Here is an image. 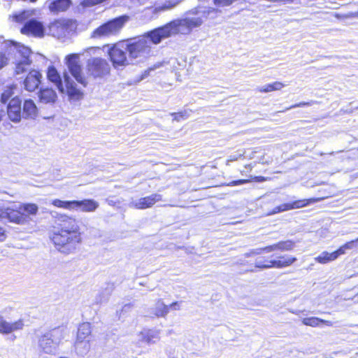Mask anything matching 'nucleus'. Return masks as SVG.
<instances>
[{"mask_svg":"<svg viewBox=\"0 0 358 358\" xmlns=\"http://www.w3.org/2000/svg\"><path fill=\"white\" fill-rule=\"evenodd\" d=\"M58 231L53 233L52 241L57 249L65 254L73 252L81 242L79 227L76 219L65 214L57 217Z\"/></svg>","mask_w":358,"mask_h":358,"instance_id":"obj_1","label":"nucleus"},{"mask_svg":"<svg viewBox=\"0 0 358 358\" xmlns=\"http://www.w3.org/2000/svg\"><path fill=\"white\" fill-rule=\"evenodd\" d=\"M48 79L52 83L61 93L66 92L71 97L79 96L80 90L77 88L74 81L71 78L67 72H64L63 78L65 83V87L63 85L62 78L55 66H50L47 71Z\"/></svg>","mask_w":358,"mask_h":358,"instance_id":"obj_2","label":"nucleus"},{"mask_svg":"<svg viewBox=\"0 0 358 358\" xmlns=\"http://www.w3.org/2000/svg\"><path fill=\"white\" fill-rule=\"evenodd\" d=\"M125 50L128 52L131 63L133 60L141 62L149 57L151 53L150 41L146 37L131 38L125 43Z\"/></svg>","mask_w":358,"mask_h":358,"instance_id":"obj_3","label":"nucleus"},{"mask_svg":"<svg viewBox=\"0 0 358 358\" xmlns=\"http://www.w3.org/2000/svg\"><path fill=\"white\" fill-rule=\"evenodd\" d=\"M64 338V329L55 328L43 334L38 340V347L41 352L54 355L57 352L59 345Z\"/></svg>","mask_w":358,"mask_h":358,"instance_id":"obj_4","label":"nucleus"},{"mask_svg":"<svg viewBox=\"0 0 358 358\" xmlns=\"http://www.w3.org/2000/svg\"><path fill=\"white\" fill-rule=\"evenodd\" d=\"M193 14L194 16H188L185 18L172 21L176 34H189L192 29L201 26L203 20L207 17L204 10H196L193 12Z\"/></svg>","mask_w":358,"mask_h":358,"instance_id":"obj_5","label":"nucleus"},{"mask_svg":"<svg viewBox=\"0 0 358 358\" xmlns=\"http://www.w3.org/2000/svg\"><path fill=\"white\" fill-rule=\"evenodd\" d=\"M128 15H124L110 20L95 29L92 33L93 38L107 37L117 33L129 20Z\"/></svg>","mask_w":358,"mask_h":358,"instance_id":"obj_6","label":"nucleus"},{"mask_svg":"<svg viewBox=\"0 0 358 358\" xmlns=\"http://www.w3.org/2000/svg\"><path fill=\"white\" fill-rule=\"evenodd\" d=\"M14 49L16 50L17 54L15 56V73H23L30 69L33 53L30 48L23 45L15 44Z\"/></svg>","mask_w":358,"mask_h":358,"instance_id":"obj_7","label":"nucleus"},{"mask_svg":"<svg viewBox=\"0 0 358 358\" xmlns=\"http://www.w3.org/2000/svg\"><path fill=\"white\" fill-rule=\"evenodd\" d=\"M65 61L69 72L78 83L85 87L87 83L80 64V55L78 54L68 55Z\"/></svg>","mask_w":358,"mask_h":358,"instance_id":"obj_8","label":"nucleus"},{"mask_svg":"<svg viewBox=\"0 0 358 358\" xmlns=\"http://www.w3.org/2000/svg\"><path fill=\"white\" fill-rule=\"evenodd\" d=\"M177 34L173 25L172 21L164 26L155 29L143 36L150 41V45L159 44L162 39Z\"/></svg>","mask_w":358,"mask_h":358,"instance_id":"obj_9","label":"nucleus"},{"mask_svg":"<svg viewBox=\"0 0 358 358\" xmlns=\"http://www.w3.org/2000/svg\"><path fill=\"white\" fill-rule=\"evenodd\" d=\"M124 48L125 44L118 43L108 50V55L115 68L127 66L131 63L129 57L126 55L127 50Z\"/></svg>","mask_w":358,"mask_h":358,"instance_id":"obj_10","label":"nucleus"},{"mask_svg":"<svg viewBox=\"0 0 358 358\" xmlns=\"http://www.w3.org/2000/svg\"><path fill=\"white\" fill-rule=\"evenodd\" d=\"M88 73L94 78H101L110 72V64L108 62L100 57L89 59L87 62Z\"/></svg>","mask_w":358,"mask_h":358,"instance_id":"obj_11","label":"nucleus"},{"mask_svg":"<svg viewBox=\"0 0 358 358\" xmlns=\"http://www.w3.org/2000/svg\"><path fill=\"white\" fill-rule=\"evenodd\" d=\"M280 259H268L260 257L255 260V266L259 268H283L292 264L296 258L292 256L278 257Z\"/></svg>","mask_w":358,"mask_h":358,"instance_id":"obj_12","label":"nucleus"},{"mask_svg":"<svg viewBox=\"0 0 358 358\" xmlns=\"http://www.w3.org/2000/svg\"><path fill=\"white\" fill-rule=\"evenodd\" d=\"M91 325L89 322H84L78 327L77 339L75 347L78 353H85L88 351L90 345L88 341H85L91 334Z\"/></svg>","mask_w":358,"mask_h":358,"instance_id":"obj_13","label":"nucleus"},{"mask_svg":"<svg viewBox=\"0 0 358 358\" xmlns=\"http://www.w3.org/2000/svg\"><path fill=\"white\" fill-rule=\"evenodd\" d=\"M21 33L27 36L42 37L44 35V27L41 22L30 19L21 28Z\"/></svg>","mask_w":358,"mask_h":358,"instance_id":"obj_14","label":"nucleus"},{"mask_svg":"<svg viewBox=\"0 0 358 358\" xmlns=\"http://www.w3.org/2000/svg\"><path fill=\"white\" fill-rule=\"evenodd\" d=\"M162 200V195L159 194H152L150 196L140 198L138 199H132L129 206L136 209H145L151 208L157 202Z\"/></svg>","mask_w":358,"mask_h":358,"instance_id":"obj_15","label":"nucleus"},{"mask_svg":"<svg viewBox=\"0 0 358 358\" xmlns=\"http://www.w3.org/2000/svg\"><path fill=\"white\" fill-rule=\"evenodd\" d=\"M42 75L39 71L31 70L23 81L24 88L28 92H34L36 90L41 82Z\"/></svg>","mask_w":358,"mask_h":358,"instance_id":"obj_16","label":"nucleus"},{"mask_svg":"<svg viewBox=\"0 0 358 358\" xmlns=\"http://www.w3.org/2000/svg\"><path fill=\"white\" fill-rule=\"evenodd\" d=\"M21 100L15 96L9 101L7 107V113L9 119L14 122H19L22 116L21 111Z\"/></svg>","mask_w":358,"mask_h":358,"instance_id":"obj_17","label":"nucleus"},{"mask_svg":"<svg viewBox=\"0 0 358 358\" xmlns=\"http://www.w3.org/2000/svg\"><path fill=\"white\" fill-rule=\"evenodd\" d=\"M30 217L21 211L20 206L15 209L6 208V221L19 224H24L28 223Z\"/></svg>","mask_w":358,"mask_h":358,"instance_id":"obj_18","label":"nucleus"},{"mask_svg":"<svg viewBox=\"0 0 358 358\" xmlns=\"http://www.w3.org/2000/svg\"><path fill=\"white\" fill-rule=\"evenodd\" d=\"M69 24V21L57 20L50 25V30L55 37L57 38H64L68 36L71 31Z\"/></svg>","mask_w":358,"mask_h":358,"instance_id":"obj_19","label":"nucleus"},{"mask_svg":"<svg viewBox=\"0 0 358 358\" xmlns=\"http://www.w3.org/2000/svg\"><path fill=\"white\" fill-rule=\"evenodd\" d=\"M24 325L22 320L9 322L4 320L3 317L0 314V334H8L16 331L22 330Z\"/></svg>","mask_w":358,"mask_h":358,"instance_id":"obj_20","label":"nucleus"},{"mask_svg":"<svg viewBox=\"0 0 358 358\" xmlns=\"http://www.w3.org/2000/svg\"><path fill=\"white\" fill-rule=\"evenodd\" d=\"M139 340L148 345L157 343L159 338V331L156 329H144L139 334Z\"/></svg>","mask_w":358,"mask_h":358,"instance_id":"obj_21","label":"nucleus"},{"mask_svg":"<svg viewBox=\"0 0 358 358\" xmlns=\"http://www.w3.org/2000/svg\"><path fill=\"white\" fill-rule=\"evenodd\" d=\"M99 206V203L94 199L76 201V210L85 213L94 212L98 208Z\"/></svg>","mask_w":358,"mask_h":358,"instance_id":"obj_22","label":"nucleus"},{"mask_svg":"<svg viewBox=\"0 0 358 358\" xmlns=\"http://www.w3.org/2000/svg\"><path fill=\"white\" fill-rule=\"evenodd\" d=\"M295 246L294 242L290 240H287L285 241H280L273 245H271L265 247L266 252H271L275 250H280V251H290Z\"/></svg>","mask_w":358,"mask_h":358,"instance_id":"obj_23","label":"nucleus"},{"mask_svg":"<svg viewBox=\"0 0 358 358\" xmlns=\"http://www.w3.org/2000/svg\"><path fill=\"white\" fill-rule=\"evenodd\" d=\"M39 101L43 103H53L57 98L56 92L50 88L41 89L38 94Z\"/></svg>","mask_w":358,"mask_h":358,"instance_id":"obj_24","label":"nucleus"},{"mask_svg":"<svg viewBox=\"0 0 358 358\" xmlns=\"http://www.w3.org/2000/svg\"><path fill=\"white\" fill-rule=\"evenodd\" d=\"M37 114V108L31 99H27L24 102L22 117L34 118Z\"/></svg>","mask_w":358,"mask_h":358,"instance_id":"obj_25","label":"nucleus"},{"mask_svg":"<svg viewBox=\"0 0 358 358\" xmlns=\"http://www.w3.org/2000/svg\"><path fill=\"white\" fill-rule=\"evenodd\" d=\"M71 4V0H52L49 8L52 12L59 13L66 10Z\"/></svg>","mask_w":358,"mask_h":358,"instance_id":"obj_26","label":"nucleus"},{"mask_svg":"<svg viewBox=\"0 0 358 358\" xmlns=\"http://www.w3.org/2000/svg\"><path fill=\"white\" fill-rule=\"evenodd\" d=\"M302 323L304 325L310 326L313 327H320L321 324H324L327 326L331 327L333 323L331 321L322 320L315 317H306L302 320Z\"/></svg>","mask_w":358,"mask_h":358,"instance_id":"obj_27","label":"nucleus"},{"mask_svg":"<svg viewBox=\"0 0 358 358\" xmlns=\"http://www.w3.org/2000/svg\"><path fill=\"white\" fill-rule=\"evenodd\" d=\"M323 199L324 198L317 197V198H310V199H300V200H296V201H293L292 203H289L290 209L292 210V209L306 207L312 203L320 201Z\"/></svg>","mask_w":358,"mask_h":358,"instance_id":"obj_28","label":"nucleus"},{"mask_svg":"<svg viewBox=\"0 0 358 358\" xmlns=\"http://www.w3.org/2000/svg\"><path fill=\"white\" fill-rule=\"evenodd\" d=\"M340 255L338 254V250L333 252L324 251L315 257V261L320 264H327L336 259Z\"/></svg>","mask_w":358,"mask_h":358,"instance_id":"obj_29","label":"nucleus"},{"mask_svg":"<svg viewBox=\"0 0 358 358\" xmlns=\"http://www.w3.org/2000/svg\"><path fill=\"white\" fill-rule=\"evenodd\" d=\"M52 204L57 208H62L69 210H76V201H62L58 199H53Z\"/></svg>","mask_w":358,"mask_h":358,"instance_id":"obj_30","label":"nucleus"},{"mask_svg":"<svg viewBox=\"0 0 358 358\" xmlns=\"http://www.w3.org/2000/svg\"><path fill=\"white\" fill-rule=\"evenodd\" d=\"M33 15H34L33 10H24L19 13L14 14L13 17L15 22L25 23L29 20L32 19Z\"/></svg>","mask_w":358,"mask_h":358,"instance_id":"obj_31","label":"nucleus"},{"mask_svg":"<svg viewBox=\"0 0 358 358\" xmlns=\"http://www.w3.org/2000/svg\"><path fill=\"white\" fill-rule=\"evenodd\" d=\"M169 311V306L165 305L161 299L158 300L155 304L154 315L157 317H165Z\"/></svg>","mask_w":358,"mask_h":358,"instance_id":"obj_32","label":"nucleus"},{"mask_svg":"<svg viewBox=\"0 0 358 358\" xmlns=\"http://www.w3.org/2000/svg\"><path fill=\"white\" fill-rule=\"evenodd\" d=\"M20 209L29 217V215H34L37 213L38 208L34 203H24L20 205Z\"/></svg>","mask_w":358,"mask_h":358,"instance_id":"obj_33","label":"nucleus"},{"mask_svg":"<svg viewBox=\"0 0 358 358\" xmlns=\"http://www.w3.org/2000/svg\"><path fill=\"white\" fill-rule=\"evenodd\" d=\"M285 86L280 82H274L273 83L267 84L259 88L261 92H270L275 90H280Z\"/></svg>","mask_w":358,"mask_h":358,"instance_id":"obj_34","label":"nucleus"},{"mask_svg":"<svg viewBox=\"0 0 358 358\" xmlns=\"http://www.w3.org/2000/svg\"><path fill=\"white\" fill-rule=\"evenodd\" d=\"M356 249L354 241H349L338 249V254L340 255H343L347 250Z\"/></svg>","mask_w":358,"mask_h":358,"instance_id":"obj_35","label":"nucleus"},{"mask_svg":"<svg viewBox=\"0 0 358 358\" xmlns=\"http://www.w3.org/2000/svg\"><path fill=\"white\" fill-rule=\"evenodd\" d=\"M14 94L13 88L8 87L6 89L1 96V102L2 103H6L8 99H10Z\"/></svg>","mask_w":358,"mask_h":358,"instance_id":"obj_36","label":"nucleus"},{"mask_svg":"<svg viewBox=\"0 0 358 358\" xmlns=\"http://www.w3.org/2000/svg\"><path fill=\"white\" fill-rule=\"evenodd\" d=\"M291 210L289 203H283L278 206L275 207L273 209L271 214H276L278 213H281V212H284V211H287V210Z\"/></svg>","mask_w":358,"mask_h":358,"instance_id":"obj_37","label":"nucleus"},{"mask_svg":"<svg viewBox=\"0 0 358 358\" xmlns=\"http://www.w3.org/2000/svg\"><path fill=\"white\" fill-rule=\"evenodd\" d=\"M171 115L173 116L174 120L180 121V120L186 119L189 115L188 111L184 110L179 113H171Z\"/></svg>","mask_w":358,"mask_h":358,"instance_id":"obj_38","label":"nucleus"},{"mask_svg":"<svg viewBox=\"0 0 358 358\" xmlns=\"http://www.w3.org/2000/svg\"><path fill=\"white\" fill-rule=\"evenodd\" d=\"M171 115L173 116L174 120L180 121V120L186 119L189 115L188 111L184 110L179 113H171Z\"/></svg>","mask_w":358,"mask_h":358,"instance_id":"obj_39","label":"nucleus"},{"mask_svg":"<svg viewBox=\"0 0 358 358\" xmlns=\"http://www.w3.org/2000/svg\"><path fill=\"white\" fill-rule=\"evenodd\" d=\"M243 155H244L243 151H238L237 153H236L234 155H229L227 159V162H229L236 161L238 159H239L240 157H241L242 156H243Z\"/></svg>","mask_w":358,"mask_h":358,"instance_id":"obj_40","label":"nucleus"},{"mask_svg":"<svg viewBox=\"0 0 358 358\" xmlns=\"http://www.w3.org/2000/svg\"><path fill=\"white\" fill-rule=\"evenodd\" d=\"M250 181V180H245V179L233 180V181L230 182L227 185H229V186L241 185L248 183Z\"/></svg>","mask_w":358,"mask_h":358,"instance_id":"obj_41","label":"nucleus"},{"mask_svg":"<svg viewBox=\"0 0 358 358\" xmlns=\"http://www.w3.org/2000/svg\"><path fill=\"white\" fill-rule=\"evenodd\" d=\"M176 5V3H173V4H171L170 2L165 3L163 6H160L159 8H156V10H169V9L174 7Z\"/></svg>","mask_w":358,"mask_h":358,"instance_id":"obj_42","label":"nucleus"},{"mask_svg":"<svg viewBox=\"0 0 358 358\" xmlns=\"http://www.w3.org/2000/svg\"><path fill=\"white\" fill-rule=\"evenodd\" d=\"M109 294H110V291L107 290L105 294H103V296H99L100 299H96V303H101L106 301L108 299Z\"/></svg>","mask_w":358,"mask_h":358,"instance_id":"obj_43","label":"nucleus"},{"mask_svg":"<svg viewBox=\"0 0 358 358\" xmlns=\"http://www.w3.org/2000/svg\"><path fill=\"white\" fill-rule=\"evenodd\" d=\"M311 103H312V102H304V101L300 102L299 103H296V104L291 106L290 107L287 108V110L292 109V108H297V107H303V106H310Z\"/></svg>","mask_w":358,"mask_h":358,"instance_id":"obj_44","label":"nucleus"},{"mask_svg":"<svg viewBox=\"0 0 358 358\" xmlns=\"http://www.w3.org/2000/svg\"><path fill=\"white\" fill-rule=\"evenodd\" d=\"M131 308H132V306L131 304H129H129H125L122 307V310H121V311L120 313V316L122 317L124 315V313L129 312L131 310Z\"/></svg>","mask_w":358,"mask_h":358,"instance_id":"obj_45","label":"nucleus"},{"mask_svg":"<svg viewBox=\"0 0 358 358\" xmlns=\"http://www.w3.org/2000/svg\"><path fill=\"white\" fill-rule=\"evenodd\" d=\"M8 58L4 54L0 53V69L3 68L7 63Z\"/></svg>","mask_w":358,"mask_h":358,"instance_id":"obj_46","label":"nucleus"},{"mask_svg":"<svg viewBox=\"0 0 358 358\" xmlns=\"http://www.w3.org/2000/svg\"><path fill=\"white\" fill-rule=\"evenodd\" d=\"M159 66V65H157V66L155 65L153 67L149 68L148 70L145 71L141 78V80H143L145 78H146L148 76H149L150 71L156 69Z\"/></svg>","mask_w":358,"mask_h":358,"instance_id":"obj_47","label":"nucleus"},{"mask_svg":"<svg viewBox=\"0 0 358 358\" xmlns=\"http://www.w3.org/2000/svg\"><path fill=\"white\" fill-rule=\"evenodd\" d=\"M6 215V208H0V221L5 222Z\"/></svg>","mask_w":358,"mask_h":358,"instance_id":"obj_48","label":"nucleus"},{"mask_svg":"<svg viewBox=\"0 0 358 358\" xmlns=\"http://www.w3.org/2000/svg\"><path fill=\"white\" fill-rule=\"evenodd\" d=\"M251 178L253 180H255V182H265L268 180V178H266L264 176H255V177L251 176Z\"/></svg>","mask_w":358,"mask_h":358,"instance_id":"obj_49","label":"nucleus"},{"mask_svg":"<svg viewBox=\"0 0 358 358\" xmlns=\"http://www.w3.org/2000/svg\"><path fill=\"white\" fill-rule=\"evenodd\" d=\"M169 309L171 308L173 310H179L180 308V303L179 302H173L170 306H168Z\"/></svg>","mask_w":358,"mask_h":358,"instance_id":"obj_50","label":"nucleus"},{"mask_svg":"<svg viewBox=\"0 0 358 358\" xmlns=\"http://www.w3.org/2000/svg\"><path fill=\"white\" fill-rule=\"evenodd\" d=\"M134 3H138L140 5H145L148 3H152L153 0H133Z\"/></svg>","mask_w":358,"mask_h":358,"instance_id":"obj_51","label":"nucleus"},{"mask_svg":"<svg viewBox=\"0 0 358 358\" xmlns=\"http://www.w3.org/2000/svg\"><path fill=\"white\" fill-rule=\"evenodd\" d=\"M6 238L5 230L3 227H0V241H3Z\"/></svg>","mask_w":358,"mask_h":358,"instance_id":"obj_52","label":"nucleus"},{"mask_svg":"<svg viewBox=\"0 0 358 358\" xmlns=\"http://www.w3.org/2000/svg\"><path fill=\"white\" fill-rule=\"evenodd\" d=\"M264 249H265V248H257V249H256V250H255L252 251V252H251V253H252V255H260V254H262V252H266V250H265Z\"/></svg>","mask_w":358,"mask_h":358,"instance_id":"obj_53","label":"nucleus"},{"mask_svg":"<svg viewBox=\"0 0 358 358\" xmlns=\"http://www.w3.org/2000/svg\"><path fill=\"white\" fill-rule=\"evenodd\" d=\"M103 0H87L86 1V4L87 5H94V4H97L99 3H101Z\"/></svg>","mask_w":358,"mask_h":358,"instance_id":"obj_54","label":"nucleus"},{"mask_svg":"<svg viewBox=\"0 0 358 358\" xmlns=\"http://www.w3.org/2000/svg\"><path fill=\"white\" fill-rule=\"evenodd\" d=\"M258 163H260V164H268L269 163V161L267 160V159H264V157H261L259 159H258Z\"/></svg>","mask_w":358,"mask_h":358,"instance_id":"obj_55","label":"nucleus"},{"mask_svg":"<svg viewBox=\"0 0 358 358\" xmlns=\"http://www.w3.org/2000/svg\"><path fill=\"white\" fill-rule=\"evenodd\" d=\"M89 51L90 52H95V51H99V48H90L88 49Z\"/></svg>","mask_w":358,"mask_h":358,"instance_id":"obj_56","label":"nucleus"},{"mask_svg":"<svg viewBox=\"0 0 358 358\" xmlns=\"http://www.w3.org/2000/svg\"><path fill=\"white\" fill-rule=\"evenodd\" d=\"M353 241H354L356 249L358 250V238L357 239H355V240H353Z\"/></svg>","mask_w":358,"mask_h":358,"instance_id":"obj_57","label":"nucleus"},{"mask_svg":"<svg viewBox=\"0 0 358 358\" xmlns=\"http://www.w3.org/2000/svg\"><path fill=\"white\" fill-rule=\"evenodd\" d=\"M3 110H0V122L2 120V117H3Z\"/></svg>","mask_w":358,"mask_h":358,"instance_id":"obj_58","label":"nucleus"},{"mask_svg":"<svg viewBox=\"0 0 358 358\" xmlns=\"http://www.w3.org/2000/svg\"><path fill=\"white\" fill-rule=\"evenodd\" d=\"M245 168L250 169L251 170L252 168V166L251 164H248V165L245 166Z\"/></svg>","mask_w":358,"mask_h":358,"instance_id":"obj_59","label":"nucleus"},{"mask_svg":"<svg viewBox=\"0 0 358 358\" xmlns=\"http://www.w3.org/2000/svg\"><path fill=\"white\" fill-rule=\"evenodd\" d=\"M357 15H358V12H357Z\"/></svg>","mask_w":358,"mask_h":358,"instance_id":"obj_60","label":"nucleus"}]
</instances>
